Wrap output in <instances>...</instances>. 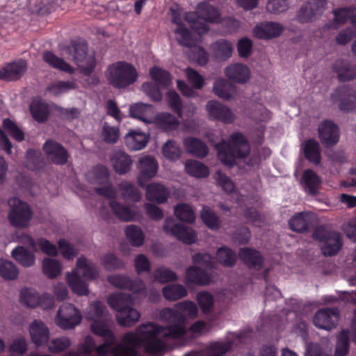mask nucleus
Returning <instances> with one entry per match:
<instances>
[{"instance_id":"nucleus-1","label":"nucleus","mask_w":356,"mask_h":356,"mask_svg":"<svg viewBox=\"0 0 356 356\" xmlns=\"http://www.w3.org/2000/svg\"><path fill=\"white\" fill-rule=\"evenodd\" d=\"M216 149L219 160L228 167L236 164L237 159H245L250 152V146L246 138L240 132L231 135V140L227 142L222 140L216 145Z\"/></svg>"},{"instance_id":"nucleus-2","label":"nucleus","mask_w":356,"mask_h":356,"mask_svg":"<svg viewBox=\"0 0 356 356\" xmlns=\"http://www.w3.org/2000/svg\"><path fill=\"white\" fill-rule=\"evenodd\" d=\"M106 74L108 83L115 89H124L133 85L138 78L135 66L126 61H118L109 65Z\"/></svg>"},{"instance_id":"nucleus-3","label":"nucleus","mask_w":356,"mask_h":356,"mask_svg":"<svg viewBox=\"0 0 356 356\" xmlns=\"http://www.w3.org/2000/svg\"><path fill=\"white\" fill-rule=\"evenodd\" d=\"M8 205V220L10 225L19 229L29 227L33 215L30 205L17 197L10 198Z\"/></svg>"},{"instance_id":"nucleus-4","label":"nucleus","mask_w":356,"mask_h":356,"mask_svg":"<svg viewBox=\"0 0 356 356\" xmlns=\"http://www.w3.org/2000/svg\"><path fill=\"white\" fill-rule=\"evenodd\" d=\"M88 44L86 42L74 41L67 47L69 54L72 60L79 67L80 72L84 76H90L96 67V59L95 56L87 57Z\"/></svg>"},{"instance_id":"nucleus-5","label":"nucleus","mask_w":356,"mask_h":356,"mask_svg":"<svg viewBox=\"0 0 356 356\" xmlns=\"http://www.w3.org/2000/svg\"><path fill=\"white\" fill-rule=\"evenodd\" d=\"M312 237L323 243L322 252L326 257L337 254L343 245L341 235L339 232L327 231L322 225L314 229Z\"/></svg>"},{"instance_id":"nucleus-6","label":"nucleus","mask_w":356,"mask_h":356,"mask_svg":"<svg viewBox=\"0 0 356 356\" xmlns=\"http://www.w3.org/2000/svg\"><path fill=\"white\" fill-rule=\"evenodd\" d=\"M160 315L170 323L168 325L163 327V337L176 339L185 334V317L180 312H175L174 309L165 308L161 311Z\"/></svg>"},{"instance_id":"nucleus-7","label":"nucleus","mask_w":356,"mask_h":356,"mask_svg":"<svg viewBox=\"0 0 356 356\" xmlns=\"http://www.w3.org/2000/svg\"><path fill=\"white\" fill-rule=\"evenodd\" d=\"M334 101L343 113L356 114V90L349 85L337 87L332 94Z\"/></svg>"},{"instance_id":"nucleus-8","label":"nucleus","mask_w":356,"mask_h":356,"mask_svg":"<svg viewBox=\"0 0 356 356\" xmlns=\"http://www.w3.org/2000/svg\"><path fill=\"white\" fill-rule=\"evenodd\" d=\"M163 228L166 234L173 236L185 244L191 245L197 241V233L193 228L175 222L173 218H166Z\"/></svg>"},{"instance_id":"nucleus-9","label":"nucleus","mask_w":356,"mask_h":356,"mask_svg":"<svg viewBox=\"0 0 356 356\" xmlns=\"http://www.w3.org/2000/svg\"><path fill=\"white\" fill-rule=\"evenodd\" d=\"M136 168L138 171L136 177L137 183L140 187L145 188L146 183L156 175L159 163L154 156L147 154L138 159Z\"/></svg>"},{"instance_id":"nucleus-10","label":"nucleus","mask_w":356,"mask_h":356,"mask_svg":"<svg viewBox=\"0 0 356 356\" xmlns=\"http://www.w3.org/2000/svg\"><path fill=\"white\" fill-rule=\"evenodd\" d=\"M122 343L116 344L113 350V356H140L138 348L142 346L140 334L128 332L122 337Z\"/></svg>"},{"instance_id":"nucleus-11","label":"nucleus","mask_w":356,"mask_h":356,"mask_svg":"<svg viewBox=\"0 0 356 356\" xmlns=\"http://www.w3.org/2000/svg\"><path fill=\"white\" fill-rule=\"evenodd\" d=\"M326 0H309L297 12L296 19L302 23H308L321 16L327 6Z\"/></svg>"},{"instance_id":"nucleus-12","label":"nucleus","mask_w":356,"mask_h":356,"mask_svg":"<svg viewBox=\"0 0 356 356\" xmlns=\"http://www.w3.org/2000/svg\"><path fill=\"white\" fill-rule=\"evenodd\" d=\"M339 316V312L337 307L322 308L314 315L313 324L319 329L331 330L338 325Z\"/></svg>"},{"instance_id":"nucleus-13","label":"nucleus","mask_w":356,"mask_h":356,"mask_svg":"<svg viewBox=\"0 0 356 356\" xmlns=\"http://www.w3.org/2000/svg\"><path fill=\"white\" fill-rule=\"evenodd\" d=\"M42 149L47 157L54 165H63L68 162L70 154L59 142L54 139H48L43 144Z\"/></svg>"},{"instance_id":"nucleus-14","label":"nucleus","mask_w":356,"mask_h":356,"mask_svg":"<svg viewBox=\"0 0 356 356\" xmlns=\"http://www.w3.org/2000/svg\"><path fill=\"white\" fill-rule=\"evenodd\" d=\"M318 134L321 143L326 148L334 146L339 141V129L330 120H323L319 124Z\"/></svg>"},{"instance_id":"nucleus-15","label":"nucleus","mask_w":356,"mask_h":356,"mask_svg":"<svg viewBox=\"0 0 356 356\" xmlns=\"http://www.w3.org/2000/svg\"><path fill=\"white\" fill-rule=\"evenodd\" d=\"M27 70V63L24 59H19L6 63L0 68V80L7 82L20 79Z\"/></svg>"},{"instance_id":"nucleus-16","label":"nucleus","mask_w":356,"mask_h":356,"mask_svg":"<svg viewBox=\"0 0 356 356\" xmlns=\"http://www.w3.org/2000/svg\"><path fill=\"white\" fill-rule=\"evenodd\" d=\"M209 119L222 122L225 124L232 123L234 115L230 108L216 100H210L206 104Z\"/></svg>"},{"instance_id":"nucleus-17","label":"nucleus","mask_w":356,"mask_h":356,"mask_svg":"<svg viewBox=\"0 0 356 356\" xmlns=\"http://www.w3.org/2000/svg\"><path fill=\"white\" fill-rule=\"evenodd\" d=\"M284 31L282 24L275 22H263L257 24L252 30L253 35L260 40H271L280 36Z\"/></svg>"},{"instance_id":"nucleus-18","label":"nucleus","mask_w":356,"mask_h":356,"mask_svg":"<svg viewBox=\"0 0 356 356\" xmlns=\"http://www.w3.org/2000/svg\"><path fill=\"white\" fill-rule=\"evenodd\" d=\"M110 159L113 170L118 175H125L131 169L133 165L132 157L122 149L114 150Z\"/></svg>"},{"instance_id":"nucleus-19","label":"nucleus","mask_w":356,"mask_h":356,"mask_svg":"<svg viewBox=\"0 0 356 356\" xmlns=\"http://www.w3.org/2000/svg\"><path fill=\"white\" fill-rule=\"evenodd\" d=\"M300 184L306 193L316 195L318 193L321 179L314 170L309 168L303 171Z\"/></svg>"},{"instance_id":"nucleus-20","label":"nucleus","mask_w":356,"mask_h":356,"mask_svg":"<svg viewBox=\"0 0 356 356\" xmlns=\"http://www.w3.org/2000/svg\"><path fill=\"white\" fill-rule=\"evenodd\" d=\"M144 188L146 189L145 197L147 200L159 204L165 203L170 196L168 188L160 183H146Z\"/></svg>"},{"instance_id":"nucleus-21","label":"nucleus","mask_w":356,"mask_h":356,"mask_svg":"<svg viewBox=\"0 0 356 356\" xmlns=\"http://www.w3.org/2000/svg\"><path fill=\"white\" fill-rule=\"evenodd\" d=\"M225 73L229 80L237 83H246L250 76L249 67L245 64L238 63L227 66Z\"/></svg>"},{"instance_id":"nucleus-22","label":"nucleus","mask_w":356,"mask_h":356,"mask_svg":"<svg viewBox=\"0 0 356 356\" xmlns=\"http://www.w3.org/2000/svg\"><path fill=\"white\" fill-rule=\"evenodd\" d=\"M312 225V215L305 211L296 213L289 221L290 229L297 233L308 232Z\"/></svg>"},{"instance_id":"nucleus-23","label":"nucleus","mask_w":356,"mask_h":356,"mask_svg":"<svg viewBox=\"0 0 356 356\" xmlns=\"http://www.w3.org/2000/svg\"><path fill=\"white\" fill-rule=\"evenodd\" d=\"M211 282V276L201 268L195 266H189L186 271L185 283L207 286Z\"/></svg>"},{"instance_id":"nucleus-24","label":"nucleus","mask_w":356,"mask_h":356,"mask_svg":"<svg viewBox=\"0 0 356 356\" xmlns=\"http://www.w3.org/2000/svg\"><path fill=\"white\" fill-rule=\"evenodd\" d=\"M183 145L188 154L197 158H204L209 153V148L205 143L196 137H186L183 140Z\"/></svg>"},{"instance_id":"nucleus-25","label":"nucleus","mask_w":356,"mask_h":356,"mask_svg":"<svg viewBox=\"0 0 356 356\" xmlns=\"http://www.w3.org/2000/svg\"><path fill=\"white\" fill-rule=\"evenodd\" d=\"M29 332L32 342L38 347L47 343L49 339V328L40 321L35 320L30 326Z\"/></svg>"},{"instance_id":"nucleus-26","label":"nucleus","mask_w":356,"mask_h":356,"mask_svg":"<svg viewBox=\"0 0 356 356\" xmlns=\"http://www.w3.org/2000/svg\"><path fill=\"white\" fill-rule=\"evenodd\" d=\"M149 141V136L137 130H129L124 136V144L131 150L145 148Z\"/></svg>"},{"instance_id":"nucleus-27","label":"nucleus","mask_w":356,"mask_h":356,"mask_svg":"<svg viewBox=\"0 0 356 356\" xmlns=\"http://www.w3.org/2000/svg\"><path fill=\"white\" fill-rule=\"evenodd\" d=\"M110 307L118 312V314L133 307L134 298L129 293H117L110 295L108 298Z\"/></svg>"},{"instance_id":"nucleus-28","label":"nucleus","mask_w":356,"mask_h":356,"mask_svg":"<svg viewBox=\"0 0 356 356\" xmlns=\"http://www.w3.org/2000/svg\"><path fill=\"white\" fill-rule=\"evenodd\" d=\"M196 13L199 18L209 23H218L221 19V14L219 10L206 1L197 4Z\"/></svg>"},{"instance_id":"nucleus-29","label":"nucleus","mask_w":356,"mask_h":356,"mask_svg":"<svg viewBox=\"0 0 356 356\" xmlns=\"http://www.w3.org/2000/svg\"><path fill=\"white\" fill-rule=\"evenodd\" d=\"M238 257L249 268L261 267L264 262V257L258 250L248 247L239 250Z\"/></svg>"},{"instance_id":"nucleus-30","label":"nucleus","mask_w":356,"mask_h":356,"mask_svg":"<svg viewBox=\"0 0 356 356\" xmlns=\"http://www.w3.org/2000/svg\"><path fill=\"white\" fill-rule=\"evenodd\" d=\"M333 70L337 74L339 82L351 81L356 78L355 67H352L346 60H337L333 65Z\"/></svg>"},{"instance_id":"nucleus-31","label":"nucleus","mask_w":356,"mask_h":356,"mask_svg":"<svg viewBox=\"0 0 356 356\" xmlns=\"http://www.w3.org/2000/svg\"><path fill=\"white\" fill-rule=\"evenodd\" d=\"M209 49L215 58L226 60L232 56L233 45L227 40L221 38L212 43Z\"/></svg>"},{"instance_id":"nucleus-32","label":"nucleus","mask_w":356,"mask_h":356,"mask_svg":"<svg viewBox=\"0 0 356 356\" xmlns=\"http://www.w3.org/2000/svg\"><path fill=\"white\" fill-rule=\"evenodd\" d=\"M29 111L33 119L38 123L46 122L50 115L48 104L40 99L33 100L29 105Z\"/></svg>"},{"instance_id":"nucleus-33","label":"nucleus","mask_w":356,"mask_h":356,"mask_svg":"<svg viewBox=\"0 0 356 356\" xmlns=\"http://www.w3.org/2000/svg\"><path fill=\"white\" fill-rule=\"evenodd\" d=\"M66 280L74 293L80 296L89 294L88 284L81 280L80 275L75 270H73L72 273H67Z\"/></svg>"},{"instance_id":"nucleus-34","label":"nucleus","mask_w":356,"mask_h":356,"mask_svg":"<svg viewBox=\"0 0 356 356\" xmlns=\"http://www.w3.org/2000/svg\"><path fill=\"white\" fill-rule=\"evenodd\" d=\"M43 60L51 67L69 74L74 73V68L62 58H59L51 51H45L42 54Z\"/></svg>"},{"instance_id":"nucleus-35","label":"nucleus","mask_w":356,"mask_h":356,"mask_svg":"<svg viewBox=\"0 0 356 356\" xmlns=\"http://www.w3.org/2000/svg\"><path fill=\"white\" fill-rule=\"evenodd\" d=\"M13 258L22 266L29 268L35 262V257L33 252L24 246L18 245L11 252Z\"/></svg>"},{"instance_id":"nucleus-36","label":"nucleus","mask_w":356,"mask_h":356,"mask_svg":"<svg viewBox=\"0 0 356 356\" xmlns=\"http://www.w3.org/2000/svg\"><path fill=\"white\" fill-rule=\"evenodd\" d=\"M203 223L211 230L216 231L222 227L220 216L209 207L204 205L200 211Z\"/></svg>"},{"instance_id":"nucleus-37","label":"nucleus","mask_w":356,"mask_h":356,"mask_svg":"<svg viewBox=\"0 0 356 356\" xmlns=\"http://www.w3.org/2000/svg\"><path fill=\"white\" fill-rule=\"evenodd\" d=\"M213 90L218 97L229 100L235 92L234 85L225 79H218L213 83Z\"/></svg>"},{"instance_id":"nucleus-38","label":"nucleus","mask_w":356,"mask_h":356,"mask_svg":"<svg viewBox=\"0 0 356 356\" xmlns=\"http://www.w3.org/2000/svg\"><path fill=\"white\" fill-rule=\"evenodd\" d=\"M176 40L179 45L186 48L195 47L197 40L191 31L185 26L184 24H179V26L175 30Z\"/></svg>"},{"instance_id":"nucleus-39","label":"nucleus","mask_w":356,"mask_h":356,"mask_svg":"<svg viewBox=\"0 0 356 356\" xmlns=\"http://www.w3.org/2000/svg\"><path fill=\"white\" fill-rule=\"evenodd\" d=\"M163 330V326L153 323L143 324L136 328V331L139 332L142 344L157 337Z\"/></svg>"},{"instance_id":"nucleus-40","label":"nucleus","mask_w":356,"mask_h":356,"mask_svg":"<svg viewBox=\"0 0 356 356\" xmlns=\"http://www.w3.org/2000/svg\"><path fill=\"white\" fill-rule=\"evenodd\" d=\"M76 267L79 270H82L83 277L88 280H97L99 277L97 265L92 261H88L83 255L77 259Z\"/></svg>"},{"instance_id":"nucleus-41","label":"nucleus","mask_w":356,"mask_h":356,"mask_svg":"<svg viewBox=\"0 0 356 356\" xmlns=\"http://www.w3.org/2000/svg\"><path fill=\"white\" fill-rule=\"evenodd\" d=\"M355 8L351 7L339 8L333 10L334 19L330 22L329 28L337 29L348 21L350 22Z\"/></svg>"},{"instance_id":"nucleus-42","label":"nucleus","mask_w":356,"mask_h":356,"mask_svg":"<svg viewBox=\"0 0 356 356\" xmlns=\"http://www.w3.org/2000/svg\"><path fill=\"white\" fill-rule=\"evenodd\" d=\"M155 122L157 126L165 131L176 130L179 124V121L170 113H161L156 115Z\"/></svg>"},{"instance_id":"nucleus-43","label":"nucleus","mask_w":356,"mask_h":356,"mask_svg":"<svg viewBox=\"0 0 356 356\" xmlns=\"http://www.w3.org/2000/svg\"><path fill=\"white\" fill-rule=\"evenodd\" d=\"M140 318V312L133 307L116 315L118 324L125 327L134 325L139 321Z\"/></svg>"},{"instance_id":"nucleus-44","label":"nucleus","mask_w":356,"mask_h":356,"mask_svg":"<svg viewBox=\"0 0 356 356\" xmlns=\"http://www.w3.org/2000/svg\"><path fill=\"white\" fill-rule=\"evenodd\" d=\"M305 159L318 165L321 163V149L318 143L314 138L306 140L304 149Z\"/></svg>"},{"instance_id":"nucleus-45","label":"nucleus","mask_w":356,"mask_h":356,"mask_svg":"<svg viewBox=\"0 0 356 356\" xmlns=\"http://www.w3.org/2000/svg\"><path fill=\"white\" fill-rule=\"evenodd\" d=\"M163 297L168 301H176L187 296L186 289L180 284H170L162 289Z\"/></svg>"},{"instance_id":"nucleus-46","label":"nucleus","mask_w":356,"mask_h":356,"mask_svg":"<svg viewBox=\"0 0 356 356\" xmlns=\"http://www.w3.org/2000/svg\"><path fill=\"white\" fill-rule=\"evenodd\" d=\"M174 214L181 222L192 224L195 220V213L187 203H179L174 208Z\"/></svg>"},{"instance_id":"nucleus-47","label":"nucleus","mask_w":356,"mask_h":356,"mask_svg":"<svg viewBox=\"0 0 356 356\" xmlns=\"http://www.w3.org/2000/svg\"><path fill=\"white\" fill-rule=\"evenodd\" d=\"M185 169L187 174L193 177L205 178L209 175L208 166L198 161H188Z\"/></svg>"},{"instance_id":"nucleus-48","label":"nucleus","mask_w":356,"mask_h":356,"mask_svg":"<svg viewBox=\"0 0 356 356\" xmlns=\"http://www.w3.org/2000/svg\"><path fill=\"white\" fill-rule=\"evenodd\" d=\"M216 257L217 261L225 267H233L237 260L235 252L227 246L218 248Z\"/></svg>"},{"instance_id":"nucleus-49","label":"nucleus","mask_w":356,"mask_h":356,"mask_svg":"<svg viewBox=\"0 0 356 356\" xmlns=\"http://www.w3.org/2000/svg\"><path fill=\"white\" fill-rule=\"evenodd\" d=\"M43 273L49 279H54L62 273L61 263L51 258H44L42 261Z\"/></svg>"},{"instance_id":"nucleus-50","label":"nucleus","mask_w":356,"mask_h":356,"mask_svg":"<svg viewBox=\"0 0 356 356\" xmlns=\"http://www.w3.org/2000/svg\"><path fill=\"white\" fill-rule=\"evenodd\" d=\"M113 213L121 220L129 222L134 218V212L127 206L118 202L115 200H111L109 202Z\"/></svg>"},{"instance_id":"nucleus-51","label":"nucleus","mask_w":356,"mask_h":356,"mask_svg":"<svg viewBox=\"0 0 356 356\" xmlns=\"http://www.w3.org/2000/svg\"><path fill=\"white\" fill-rule=\"evenodd\" d=\"M149 75L156 85L168 87L172 81L171 74L166 70L157 66H153L149 69Z\"/></svg>"},{"instance_id":"nucleus-52","label":"nucleus","mask_w":356,"mask_h":356,"mask_svg":"<svg viewBox=\"0 0 356 356\" xmlns=\"http://www.w3.org/2000/svg\"><path fill=\"white\" fill-rule=\"evenodd\" d=\"M119 188L122 191V195L124 200L134 202H138L140 200L141 193L134 184L122 181L119 184Z\"/></svg>"},{"instance_id":"nucleus-53","label":"nucleus","mask_w":356,"mask_h":356,"mask_svg":"<svg viewBox=\"0 0 356 356\" xmlns=\"http://www.w3.org/2000/svg\"><path fill=\"white\" fill-rule=\"evenodd\" d=\"M125 235L131 245L140 247L144 243L145 236L141 228L135 225H130L125 229Z\"/></svg>"},{"instance_id":"nucleus-54","label":"nucleus","mask_w":356,"mask_h":356,"mask_svg":"<svg viewBox=\"0 0 356 356\" xmlns=\"http://www.w3.org/2000/svg\"><path fill=\"white\" fill-rule=\"evenodd\" d=\"M19 297L21 302L29 307L35 308L40 304V294L35 289H22Z\"/></svg>"},{"instance_id":"nucleus-55","label":"nucleus","mask_w":356,"mask_h":356,"mask_svg":"<svg viewBox=\"0 0 356 356\" xmlns=\"http://www.w3.org/2000/svg\"><path fill=\"white\" fill-rule=\"evenodd\" d=\"M90 327L93 334L102 337L103 339H116L113 332L109 328L108 323L104 321L94 320Z\"/></svg>"},{"instance_id":"nucleus-56","label":"nucleus","mask_w":356,"mask_h":356,"mask_svg":"<svg viewBox=\"0 0 356 356\" xmlns=\"http://www.w3.org/2000/svg\"><path fill=\"white\" fill-rule=\"evenodd\" d=\"M101 264L107 271H112L124 268L125 264L122 259L114 253L108 252L101 257Z\"/></svg>"},{"instance_id":"nucleus-57","label":"nucleus","mask_w":356,"mask_h":356,"mask_svg":"<svg viewBox=\"0 0 356 356\" xmlns=\"http://www.w3.org/2000/svg\"><path fill=\"white\" fill-rule=\"evenodd\" d=\"M19 270L12 261L0 259V275L6 280H14L17 278Z\"/></svg>"},{"instance_id":"nucleus-58","label":"nucleus","mask_w":356,"mask_h":356,"mask_svg":"<svg viewBox=\"0 0 356 356\" xmlns=\"http://www.w3.org/2000/svg\"><path fill=\"white\" fill-rule=\"evenodd\" d=\"M163 155L169 161H175L181 157V149L173 140H168L162 147Z\"/></svg>"},{"instance_id":"nucleus-59","label":"nucleus","mask_w":356,"mask_h":356,"mask_svg":"<svg viewBox=\"0 0 356 356\" xmlns=\"http://www.w3.org/2000/svg\"><path fill=\"white\" fill-rule=\"evenodd\" d=\"M175 312H180L184 317L194 319L197 316L198 309L196 304L191 300H184L175 305Z\"/></svg>"},{"instance_id":"nucleus-60","label":"nucleus","mask_w":356,"mask_h":356,"mask_svg":"<svg viewBox=\"0 0 356 356\" xmlns=\"http://www.w3.org/2000/svg\"><path fill=\"white\" fill-rule=\"evenodd\" d=\"M197 302L204 314H210L214 306V298L207 291H200L197 295Z\"/></svg>"},{"instance_id":"nucleus-61","label":"nucleus","mask_w":356,"mask_h":356,"mask_svg":"<svg viewBox=\"0 0 356 356\" xmlns=\"http://www.w3.org/2000/svg\"><path fill=\"white\" fill-rule=\"evenodd\" d=\"M2 126L5 131L16 141L22 142L24 140L25 135L24 131L11 119L8 118H5L3 120Z\"/></svg>"},{"instance_id":"nucleus-62","label":"nucleus","mask_w":356,"mask_h":356,"mask_svg":"<svg viewBox=\"0 0 356 356\" xmlns=\"http://www.w3.org/2000/svg\"><path fill=\"white\" fill-rule=\"evenodd\" d=\"M349 332L348 330H342L337 339L334 355L346 356L349 352Z\"/></svg>"},{"instance_id":"nucleus-63","label":"nucleus","mask_w":356,"mask_h":356,"mask_svg":"<svg viewBox=\"0 0 356 356\" xmlns=\"http://www.w3.org/2000/svg\"><path fill=\"white\" fill-rule=\"evenodd\" d=\"M76 88L77 86L74 81H59L49 85L47 88V91L57 96L70 90L76 89Z\"/></svg>"},{"instance_id":"nucleus-64","label":"nucleus","mask_w":356,"mask_h":356,"mask_svg":"<svg viewBox=\"0 0 356 356\" xmlns=\"http://www.w3.org/2000/svg\"><path fill=\"white\" fill-rule=\"evenodd\" d=\"M154 277L156 281L161 283L175 282L178 280V276L175 272L164 266L156 268L154 270Z\"/></svg>"}]
</instances>
